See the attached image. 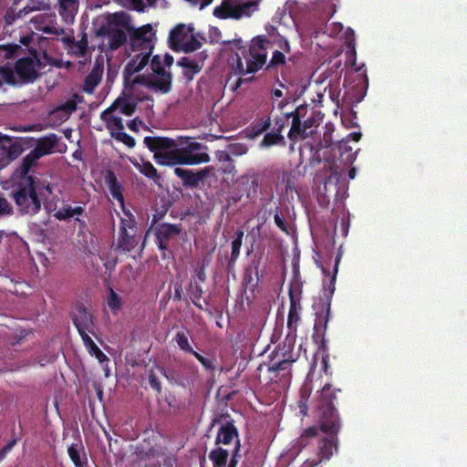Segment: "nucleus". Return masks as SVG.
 I'll list each match as a JSON object with an SVG mask.
<instances>
[{"mask_svg":"<svg viewBox=\"0 0 467 467\" xmlns=\"http://www.w3.org/2000/svg\"><path fill=\"white\" fill-rule=\"evenodd\" d=\"M340 391L339 389L326 384L317 392L314 412L319 424L303 429L294 444V448L299 451L316 446V457L306 460L302 467H316L323 462H328L335 453H337V434L341 421L335 401L337 393Z\"/></svg>","mask_w":467,"mask_h":467,"instance_id":"obj_1","label":"nucleus"},{"mask_svg":"<svg viewBox=\"0 0 467 467\" xmlns=\"http://www.w3.org/2000/svg\"><path fill=\"white\" fill-rule=\"evenodd\" d=\"M222 44L235 54V74L244 76L255 73L266 64L267 47L270 41L265 36L254 37L249 46L244 45L241 37L223 40Z\"/></svg>","mask_w":467,"mask_h":467,"instance_id":"obj_2","label":"nucleus"},{"mask_svg":"<svg viewBox=\"0 0 467 467\" xmlns=\"http://www.w3.org/2000/svg\"><path fill=\"white\" fill-rule=\"evenodd\" d=\"M15 174L18 182L12 191V197L18 211L23 214H36L41 209V202L36 193L35 178L29 173L23 174L18 167Z\"/></svg>","mask_w":467,"mask_h":467,"instance_id":"obj_3","label":"nucleus"},{"mask_svg":"<svg viewBox=\"0 0 467 467\" xmlns=\"http://www.w3.org/2000/svg\"><path fill=\"white\" fill-rule=\"evenodd\" d=\"M131 29V16L126 12L109 14L106 24L100 26L98 34L109 37V47L117 50L128 40Z\"/></svg>","mask_w":467,"mask_h":467,"instance_id":"obj_4","label":"nucleus"},{"mask_svg":"<svg viewBox=\"0 0 467 467\" xmlns=\"http://www.w3.org/2000/svg\"><path fill=\"white\" fill-rule=\"evenodd\" d=\"M297 355L294 353V346L289 343L279 344L269 356L267 364L268 371L280 376L286 381L291 378V367L297 359Z\"/></svg>","mask_w":467,"mask_h":467,"instance_id":"obj_5","label":"nucleus"},{"mask_svg":"<svg viewBox=\"0 0 467 467\" xmlns=\"http://www.w3.org/2000/svg\"><path fill=\"white\" fill-rule=\"evenodd\" d=\"M341 260V255L337 254L335 259V265L333 268L332 275L330 272L324 267H322L323 273L329 276V282L327 285H324L323 287V297L320 298V301L318 303L319 305V311L316 314V324L315 327H323L324 329L327 328V325L330 318V307H331V299L335 292V284L337 279V274L338 271V264Z\"/></svg>","mask_w":467,"mask_h":467,"instance_id":"obj_6","label":"nucleus"},{"mask_svg":"<svg viewBox=\"0 0 467 467\" xmlns=\"http://www.w3.org/2000/svg\"><path fill=\"white\" fill-rule=\"evenodd\" d=\"M155 161L160 165L173 166L176 164H200L210 161L207 153H192L186 149H169L162 153H156L153 156Z\"/></svg>","mask_w":467,"mask_h":467,"instance_id":"obj_7","label":"nucleus"},{"mask_svg":"<svg viewBox=\"0 0 467 467\" xmlns=\"http://www.w3.org/2000/svg\"><path fill=\"white\" fill-rule=\"evenodd\" d=\"M57 143V136L50 133L36 140V147L26 154L19 165L23 174L29 173L33 167L37 165L38 160L47 154H50Z\"/></svg>","mask_w":467,"mask_h":467,"instance_id":"obj_8","label":"nucleus"},{"mask_svg":"<svg viewBox=\"0 0 467 467\" xmlns=\"http://www.w3.org/2000/svg\"><path fill=\"white\" fill-rule=\"evenodd\" d=\"M218 426L214 443L217 446L241 443L239 431L228 414H222L212 420L211 428Z\"/></svg>","mask_w":467,"mask_h":467,"instance_id":"obj_9","label":"nucleus"},{"mask_svg":"<svg viewBox=\"0 0 467 467\" xmlns=\"http://www.w3.org/2000/svg\"><path fill=\"white\" fill-rule=\"evenodd\" d=\"M40 60L35 48L30 50V56L18 58L15 63V70L21 86L34 83L39 78L38 67Z\"/></svg>","mask_w":467,"mask_h":467,"instance_id":"obj_10","label":"nucleus"},{"mask_svg":"<svg viewBox=\"0 0 467 467\" xmlns=\"http://www.w3.org/2000/svg\"><path fill=\"white\" fill-rule=\"evenodd\" d=\"M129 36L132 51L146 52L148 55L152 54L155 34L152 32V26L150 24L138 28L131 24V29L129 31Z\"/></svg>","mask_w":467,"mask_h":467,"instance_id":"obj_11","label":"nucleus"},{"mask_svg":"<svg viewBox=\"0 0 467 467\" xmlns=\"http://www.w3.org/2000/svg\"><path fill=\"white\" fill-rule=\"evenodd\" d=\"M135 453L140 460L146 461L158 458L163 454L160 438L154 433L146 436L135 449Z\"/></svg>","mask_w":467,"mask_h":467,"instance_id":"obj_12","label":"nucleus"},{"mask_svg":"<svg viewBox=\"0 0 467 467\" xmlns=\"http://www.w3.org/2000/svg\"><path fill=\"white\" fill-rule=\"evenodd\" d=\"M182 232V223H161L154 227L156 244L159 250L166 251L169 247V242L179 236Z\"/></svg>","mask_w":467,"mask_h":467,"instance_id":"obj_13","label":"nucleus"},{"mask_svg":"<svg viewBox=\"0 0 467 467\" xmlns=\"http://www.w3.org/2000/svg\"><path fill=\"white\" fill-rule=\"evenodd\" d=\"M171 73L169 71L156 74V76H140L136 78L137 83H140L150 89L168 93L171 88Z\"/></svg>","mask_w":467,"mask_h":467,"instance_id":"obj_14","label":"nucleus"},{"mask_svg":"<svg viewBox=\"0 0 467 467\" xmlns=\"http://www.w3.org/2000/svg\"><path fill=\"white\" fill-rule=\"evenodd\" d=\"M307 108L306 106L296 107L295 110L290 112L292 118L291 127L288 132V139L296 142L299 140H304L308 137V133L303 128L302 118L306 115Z\"/></svg>","mask_w":467,"mask_h":467,"instance_id":"obj_15","label":"nucleus"},{"mask_svg":"<svg viewBox=\"0 0 467 467\" xmlns=\"http://www.w3.org/2000/svg\"><path fill=\"white\" fill-rule=\"evenodd\" d=\"M129 230L133 233L136 231L135 223L121 219L118 248L124 252H130L138 244V239L135 234H130Z\"/></svg>","mask_w":467,"mask_h":467,"instance_id":"obj_16","label":"nucleus"},{"mask_svg":"<svg viewBox=\"0 0 467 467\" xmlns=\"http://www.w3.org/2000/svg\"><path fill=\"white\" fill-rule=\"evenodd\" d=\"M72 321L80 336L88 333L94 334L93 317L82 304L76 306Z\"/></svg>","mask_w":467,"mask_h":467,"instance_id":"obj_17","label":"nucleus"},{"mask_svg":"<svg viewBox=\"0 0 467 467\" xmlns=\"http://www.w3.org/2000/svg\"><path fill=\"white\" fill-rule=\"evenodd\" d=\"M84 213V206L78 205L73 207L70 204L64 203L56 211L54 216L59 221H68L69 219L74 218V220L79 223V228L85 229L87 227V223L85 220L80 218Z\"/></svg>","mask_w":467,"mask_h":467,"instance_id":"obj_18","label":"nucleus"},{"mask_svg":"<svg viewBox=\"0 0 467 467\" xmlns=\"http://www.w3.org/2000/svg\"><path fill=\"white\" fill-rule=\"evenodd\" d=\"M0 150L8 161H13L22 154L24 146L20 140H14L0 132Z\"/></svg>","mask_w":467,"mask_h":467,"instance_id":"obj_19","label":"nucleus"},{"mask_svg":"<svg viewBox=\"0 0 467 467\" xmlns=\"http://www.w3.org/2000/svg\"><path fill=\"white\" fill-rule=\"evenodd\" d=\"M143 142L150 151L154 153V156L156 153H162L178 146L175 140L168 137L146 136Z\"/></svg>","mask_w":467,"mask_h":467,"instance_id":"obj_20","label":"nucleus"},{"mask_svg":"<svg viewBox=\"0 0 467 467\" xmlns=\"http://www.w3.org/2000/svg\"><path fill=\"white\" fill-rule=\"evenodd\" d=\"M231 18L250 16L258 6V0H230Z\"/></svg>","mask_w":467,"mask_h":467,"instance_id":"obj_21","label":"nucleus"},{"mask_svg":"<svg viewBox=\"0 0 467 467\" xmlns=\"http://www.w3.org/2000/svg\"><path fill=\"white\" fill-rule=\"evenodd\" d=\"M174 173L182 181L183 185L189 188H196L208 174L204 169L194 172L180 167L174 169Z\"/></svg>","mask_w":467,"mask_h":467,"instance_id":"obj_22","label":"nucleus"},{"mask_svg":"<svg viewBox=\"0 0 467 467\" xmlns=\"http://www.w3.org/2000/svg\"><path fill=\"white\" fill-rule=\"evenodd\" d=\"M117 103H112L109 108L100 113V119L105 122L106 128L109 133L118 132L124 130L123 119L121 117L113 115L116 111Z\"/></svg>","mask_w":467,"mask_h":467,"instance_id":"obj_23","label":"nucleus"},{"mask_svg":"<svg viewBox=\"0 0 467 467\" xmlns=\"http://www.w3.org/2000/svg\"><path fill=\"white\" fill-rule=\"evenodd\" d=\"M288 295L290 307L287 317V328L289 329L290 332H292L296 330L297 324L300 320L301 305L300 297L295 295L292 288L289 289Z\"/></svg>","mask_w":467,"mask_h":467,"instance_id":"obj_24","label":"nucleus"},{"mask_svg":"<svg viewBox=\"0 0 467 467\" xmlns=\"http://www.w3.org/2000/svg\"><path fill=\"white\" fill-rule=\"evenodd\" d=\"M177 65L183 68V76L185 78L192 80L194 75L202 70L203 62L183 57L177 61Z\"/></svg>","mask_w":467,"mask_h":467,"instance_id":"obj_25","label":"nucleus"},{"mask_svg":"<svg viewBox=\"0 0 467 467\" xmlns=\"http://www.w3.org/2000/svg\"><path fill=\"white\" fill-rule=\"evenodd\" d=\"M78 9V0H58V13L65 22L72 23Z\"/></svg>","mask_w":467,"mask_h":467,"instance_id":"obj_26","label":"nucleus"},{"mask_svg":"<svg viewBox=\"0 0 467 467\" xmlns=\"http://www.w3.org/2000/svg\"><path fill=\"white\" fill-rule=\"evenodd\" d=\"M189 35L184 25H177L169 34L170 47L172 50L178 51L182 45L188 38Z\"/></svg>","mask_w":467,"mask_h":467,"instance_id":"obj_27","label":"nucleus"},{"mask_svg":"<svg viewBox=\"0 0 467 467\" xmlns=\"http://www.w3.org/2000/svg\"><path fill=\"white\" fill-rule=\"evenodd\" d=\"M216 161L220 163L218 171L224 174H234L235 166L231 153L226 150H216L214 153Z\"/></svg>","mask_w":467,"mask_h":467,"instance_id":"obj_28","label":"nucleus"},{"mask_svg":"<svg viewBox=\"0 0 467 467\" xmlns=\"http://www.w3.org/2000/svg\"><path fill=\"white\" fill-rule=\"evenodd\" d=\"M67 453L75 467H85L88 464V459L85 455L81 441L72 443L68 446Z\"/></svg>","mask_w":467,"mask_h":467,"instance_id":"obj_29","label":"nucleus"},{"mask_svg":"<svg viewBox=\"0 0 467 467\" xmlns=\"http://www.w3.org/2000/svg\"><path fill=\"white\" fill-rule=\"evenodd\" d=\"M140 53L135 55L127 64L125 71L132 75L134 73L142 70L149 63L151 55H148L146 52L139 51Z\"/></svg>","mask_w":467,"mask_h":467,"instance_id":"obj_30","label":"nucleus"},{"mask_svg":"<svg viewBox=\"0 0 467 467\" xmlns=\"http://www.w3.org/2000/svg\"><path fill=\"white\" fill-rule=\"evenodd\" d=\"M0 79L3 81V84H6L10 87H22L16 76L15 67H12L8 63L0 66Z\"/></svg>","mask_w":467,"mask_h":467,"instance_id":"obj_31","label":"nucleus"},{"mask_svg":"<svg viewBox=\"0 0 467 467\" xmlns=\"http://www.w3.org/2000/svg\"><path fill=\"white\" fill-rule=\"evenodd\" d=\"M102 76V69L99 67H93L92 70L86 76L83 84V91L87 94H92L96 87L99 84Z\"/></svg>","mask_w":467,"mask_h":467,"instance_id":"obj_32","label":"nucleus"},{"mask_svg":"<svg viewBox=\"0 0 467 467\" xmlns=\"http://www.w3.org/2000/svg\"><path fill=\"white\" fill-rule=\"evenodd\" d=\"M106 182L109 186V192H110V194L112 195V197L115 200H117L118 202H119L120 203H123L124 197L122 194V186L118 182V179L113 171H109L108 172V175L106 177Z\"/></svg>","mask_w":467,"mask_h":467,"instance_id":"obj_33","label":"nucleus"},{"mask_svg":"<svg viewBox=\"0 0 467 467\" xmlns=\"http://www.w3.org/2000/svg\"><path fill=\"white\" fill-rule=\"evenodd\" d=\"M85 347L88 350V353L91 356H94L99 363L109 362V358L102 352V350L95 344L92 338L88 336V334H84L80 336Z\"/></svg>","mask_w":467,"mask_h":467,"instance_id":"obj_34","label":"nucleus"},{"mask_svg":"<svg viewBox=\"0 0 467 467\" xmlns=\"http://www.w3.org/2000/svg\"><path fill=\"white\" fill-rule=\"evenodd\" d=\"M312 393V386L310 382H305L299 390V400L297 405L299 411L303 416H306L308 413L307 401Z\"/></svg>","mask_w":467,"mask_h":467,"instance_id":"obj_35","label":"nucleus"},{"mask_svg":"<svg viewBox=\"0 0 467 467\" xmlns=\"http://www.w3.org/2000/svg\"><path fill=\"white\" fill-rule=\"evenodd\" d=\"M228 458L229 451L225 449H223L221 446H217L209 453V459L213 463V467H225Z\"/></svg>","mask_w":467,"mask_h":467,"instance_id":"obj_36","label":"nucleus"},{"mask_svg":"<svg viewBox=\"0 0 467 467\" xmlns=\"http://www.w3.org/2000/svg\"><path fill=\"white\" fill-rule=\"evenodd\" d=\"M258 268H259V261H253L252 264L245 268L244 275V281L247 286L250 285L253 287L257 285V284L260 280Z\"/></svg>","mask_w":467,"mask_h":467,"instance_id":"obj_37","label":"nucleus"},{"mask_svg":"<svg viewBox=\"0 0 467 467\" xmlns=\"http://www.w3.org/2000/svg\"><path fill=\"white\" fill-rule=\"evenodd\" d=\"M187 292L191 297L192 304L201 310H203L202 304L199 302L202 296V287L195 280H191Z\"/></svg>","mask_w":467,"mask_h":467,"instance_id":"obj_38","label":"nucleus"},{"mask_svg":"<svg viewBox=\"0 0 467 467\" xmlns=\"http://www.w3.org/2000/svg\"><path fill=\"white\" fill-rule=\"evenodd\" d=\"M22 50L21 46L17 44L0 45V64L16 57Z\"/></svg>","mask_w":467,"mask_h":467,"instance_id":"obj_39","label":"nucleus"},{"mask_svg":"<svg viewBox=\"0 0 467 467\" xmlns=\"http://www.w3.org/2000/svg\"><path fill=\"white\" fill-rule=\"evenodd\" d=\"M275 145H285V137L277 132L276 130H274L272 132H267L265 134L263 140L260 143L261 147H272Z\"/></svg>","mask_w":467,"mask_h":467,"instance_id":"obj_40","label":"nucleus"},{"mask_svg":"<svg viewBox=\"0 0 467 467\" xmlns=\"http://www.w3.org/2000/svg\"><path fill=\"white\" fill-rule=\"evenodd\" d=\"M136 168L147 178L158 182L161 179L156 168L150 161H142L141 163H137Z\"/></svg>","mask_w":467,"mask_h":467,"instance_id":"obj_41","label":"nucleus"},{"mask_svg":"<svg viewBox=\"0 0 467 467\" xmlns=\"http://www.w3.org/2000/svg\"><path fill=\"white\" fill-rule=\"evenodd\" d=\"M189 331L181 330L175 335L174 341L178 345L179 348L185 353L192 354L195 350L192 348L188 338Z\"/></svg>","mask_w":467,"mask_h":467,"instance_id":"obj_42","label":"nucleus"},{"mask_svg":"<svg viewBox=\"0 0 467 467\" xmlns=\"http://www.w3.org/2000/svg\"><path fill=\"white\" fill-rule=\"evenodd\" d=\"M116 110L119 109L120 113L125 116H131L136 110V103L127 98H118L113 103H117Z\"/></svg>","mask_w":467,"mask_h":467,"instance_id":"obj_43","label":"nucleus"},{"mask_svg":"<svg viewBox=\"0 0 467 467\" xmlns=\"http://www.w3.org/2000/svg\"><path fill=\"white\" fill-rule=\"evenodd\" d=\"M88 50V40L84 36L79 41L71 42V46L67 48V54L77 57H84Z\"/></svg>","mask_w":467,"mask_h":467,"instance_id":"obj_44","label":"nucleus"},{"mask_svg":"<svg viewBox=\"0 0 467 467\" xmlns=\"http://www.w3.org/2000/svg\"><path fill=\"white\" fill-rule=\"evenodd\" d=\"M244 238V231L241 229H237L234 233V238L232 241V252H231V259L230 261L234 263L240 255V249L242 246Z\"/></svg>","mask_w":467,"mask_h":467,"instance_id":"obj_45","label":"nucleus"},{"mask_svg":"<svg viewBox=\"0 0 467 467\" xmlns=\"http://www.w3.org/2000/svg\"><path fill=\"white\" fill-rule=\"evenodd\" d=\"M230 6L231 1L223 0L220 5L213 9V16L221 19L231 18Z\"/></svg>","mask_w":467,"mask_h":467,"instance_id":"obj_46","label":"nucleus"},{"mask_svg":"<svg viewBox=\"0 0 467 467\" xmlns=\"http://www.w3.org/2000/svg\"><path fill=\"white\" fill-rule=\"evenodd\" d=\"M111 137L116 140L122 142L129 148H133L136 144L135 139L123 130L111 132Z\"/></svg>","mask_w":467,"mask_h":467,"instance_id":"obj_47","label":"nucleus"},{"mask_svg":"<svg viewBox=\"0 0 467 467\" xmlns=\"http://www.w3.org/2000/svg\"><path fill=\"white\" fill-rule=\"evenodd\" d=\"M201 47L202 43L195 36H191L190 37L188 36L185 42L182 45L180 50H182L185 53H190L198 50Z\"/></svg>","mask_w":467,"mask_h":467,"instance_id":"obj_48","label":"nucleus"},{"mask_svg":"<svg viewBox=\"0 0 467 467\" xmlns=\"http://www.w3.org/2000/svg\"><path fill=\"white\" fill-rule=\"evenodd\" d=\"M192 355L194 356V358L202 365V367L206 370H208V371L215 370V368H216V366H215L216 359L215 358H207L202 356L197 351H194Z\"/></svg>","mask_w":467,"mask_h":467,"instance_id":"obj_49","label":"nucleus"},{"mask_svg":"<svg viewBox=\"0 0 467 467\" xmlns=\"http://www.w3.org/2000/svg\"><path fill=\"white\" fill-rule=\"evenodd\" d=\"M285 63V57L284 52L275 50L272 55L269 64L266 66V70H269L271 67H275L277 66L284 65Z\"/></svg>","mask_w":467,"mask_h":467,"instance_id":"obj_50","label":"nucleus"},{"mask_svg":"<svg viewBox=\"0 0 467 467\" xmlns=\"http://www.w3.org/2000/svg\"><path fill=\"white\" fill-rule=\"evenodd\" d=\"M274 220L276 226L284 233L289 234L287 223L281 213V209L276 206L275 209Z\"/></svg>","mask_w":467,"mask_h":467,"instance_id":"obj_51","label":"nucleus"},{"mask_svg":"<svg viewBox=\"0 0 467 467\" xmlns=\"http://www.w3.org/2000/svg\"><path fill=\"white\" fill-rule=\"evenodd\" d=\"M226 151L231 153L232 157L242 156L248 151V148L244 143L236 142L228 145Z\"/></svg>","mask_w":467,"mask_h":467,"instance_id":"obj_52","label":"nucleus"},{"mask_svg":"<svg viewBox=\"0 0 467 467\" xmlns=\"http://www.w3.org/2000/svg\"><path fill=\"white\" fill-rule=\"evenodd\" d=\"M290 119V112L285 113L279 117H276L275 119V127L274 130L277 132L281 133L282 130L285 129V126L288 125Z\"/></svg>","mask_w":467,"mask_h":467,"instance_id":"obj_53","label":"nucleus"},{"mask_svg":"<svg viewBox=\"0 0 467 467\" xmlns=\"http://www.w3.org/2000/svg\"><path fill=\"white\" fill-rule=\"evenodd\" d=\"M108 305L112 311L119 310L120 307V298L111 288L108 298Z\"/></svg>","mask_w":467,"mask_h":467,"instance_id":"obj_54","label":"nucleus"},{"mask_svg":"<svg viewBox=\"0 0 467 467\" xmlns=\"http://www.w3.org/2000/svg\"><path fill=\"white\" fill-rule=\"evenodd\" d=\"M150 67L155 75L166 72V70L163 67V62L161 61L160 55H155L152 57L151 62H150Z\"/></svg>","mask_w":467,"mask_h":467,"instance_id":"obj_55","label":"nucleus"},{"mask_svg":"<svg viewBox=\"0 0 467 467\" xmlns=\"http://www.w3.org/2000/svg\"><path fill=\"white\" fill-rule=\"evenodd\" d=\"M149 384L152 389H154L158 394H161L162 391L161 383L159 380L157 375L153 370H150L149 373Z\"/></svg>","mask_w":467,"mask_h":467,"instance_id":"obj_56","label":"nucleus"},{"mask_svg":"<svg viewBox=\"0 0 467 467\" xmlns=\"http://www.w3.org/2000/svg\"><path fill=\"white\" fill-rule=\"evenodd\" d=\"M241 451V443H238L236 447L234 448L231 458L228 463L225 464V467H236L237 463L239 462V459L241 458L240 454Z\"/></svg>","mask_w":467,"mask_h":467,"instance_id":"obj_57","label":"nucleus"},{"mask_svg":"<svg viewBox=\"0 0 467 467\" xmlns=\"http://www.w3.org/2000/svg\"><path fill=\"white\" fill-rule=\"evenodd\" d=\"M125 4H122L129 8H131L137 12H144L145 4L143 0H124Z\"/></svg>","mask_w":467,"mask_h":467,"instance_id":"obj_58","label":"nucleus"},{"mask_svg":"<svg viewBox=\"0 0 467 467\" xmlns=\"http://www.w3.org/2000/svg\"><path fill=\"white\" fill-rule=\"evenodd\" d=\"M77 101L76 99H67L58 108L59 110L65 111L67 114L70 115L77 110Z\"/></svg>","mask_w":467,"mask_h":467,"instance_id":"obj_59","label":"nucleus"},{"mask_svg":"<svg viewBox=\"0 0 467 467\" xmlns=\"http://www.w3.org/2000/svg\"><path fill=\"white\" fill-rule=\"evenodd\" d=\"M13 213V207L9 202L0 195V217Z\"/></svg>","mask_w":467,"mask_h":467,"instance_id":"obj_60","label":"nucleus"},{"mask_svg":"<svg viewBox=\"0 0 467 467\" xmlns=\"http://www.w3.org/2000/svg\"><path fill=\"white\" fill-rule=\"evenodd\" d=\"M17 443V439L13 438L0 450V462L5 460L6 455L12 451L14 446Z\"/></svg>","mask_w":467,"mask_h":467,"instance_id":"obj_61","label":"nucleus"},{"mask_svg":"<svg viewBox=\"0 0 467 467\" xmlns=\"http://www.w3.org/2000/svg\"><path fill=\"white\" fill-rule=\"evenodd\" d=\"M36 29L40 30L46 34H52V35H56V36H59L64 33L63 28L49 26H36Z\"/></svg>","mask_w":467,"mask_h":467,"instance_id":"obj_62","label":"nucleus"},{"mask_svg":"<svg viewBox=\"0 0 467 467\" xmlns=\"http://www.w3.org/2000/svg\"><path fill=\"white\" fill-rule=\"evenodd\" d=\"M167 211L168 208H163L161 211L157 210L155 212V213L152 215L151 227H155L157 224L161 223L160 221L165 216Z\"/></svg>","mask_w":467,"mask_h":467,"instance_id":"obj_63","label":"nucleus"},{"mask_svg":"<svg viewBox=\"0 0 467 467\" xmlns=\"http://www.w3.org/2000/svg\"><path fill=\"white\" fill-rule=\"evenodd\" d=\"M254 184V181H250L248 178H246L245 180L242 179L241 181H239L237 182V187L239 188L240 192H246L250 188V186Z\"/></svg>","mask_w":467,"mask_h":467,"instance_id":"obj_64","label":"nucleus"}]
</instances>
